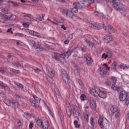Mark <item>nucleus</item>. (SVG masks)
I'll list each match as a JSON object with an SVG mask.
<instances>
[{
    "label": "nucleus",
    "mask_w": 129,
    "mask_h": 129,
    "mask_svg": "<svg viewBox=\"0 0 129 129\" xmlns=\"http://www.w3.org/2000/svg\"><path fill=\"white\" fill-rule=\"evenodd\" d=\"M72 52H73V49L70 48L66 52H64L61 54L57 52H55L54 53L53 58L56 61L60 62L62 59H65V58H69V56L71 55Z\"/></svg>",
    "instance_id": "f257e3e1"
},
{
    "label": "nucleus",
    "mask_w": 129,
    "mask_h": 129,
    "mask_svg": "<svg viewBox=\"0 0 129 129\" xmlns=\"http://www.w3.org/2000/svg\"><path fill=\"white\" fill-rule=\"evenodd\" d=\"M112 4L114 8L117 11H119L121 14H123V16H125V9H123L122 4L120 3L119 0H112Z\"/></svg>",
    "instance_id": "f03ea898"
},
{
    "label": "nucleus",
    "mask_w": 129,
    "mask_h": 129,
    "mask_svg": "<svg viewBox=\"0 0 129 129\" xmlns=\"http://www.w3.org/2000/svg\"><path fill=\"white\" fill-rule=\"evenodd\" d=\"M119 100L120 101H125V104L128 105L129 97H127V93L124 90L122 89L120 92Z\"/></svg>",
    "instance_id": "7ed1b4c3"
},
{
    "label": "nucleus",
    "mask_w": 129,
    "mask_h": 129,
    "mask_svg": "<svg viewBox=\"0 0 129 129\" xmlns=\"http://www.w3.org/2000/svg\"><path fill=\"white\" fill-rule=\"evenodd\" d=\"M36 123L41 128L48 129L49 127V123L45 118L38 119L36 121Z\"/></svg>",
    "instance_id": "20e7f679"
},
{
    "label": "nucleus",
    "mask_w": 129,
    "mask_h": 129,
    "mask_svg": "<svg viewBox=\"0 0 129 129\" xmlns=\"http://www.w3.org/2000/svg\"><path fill=\"white\" fill-rule=\"evenodd\" d=\"M95 95L99 96L101 98H106V91H105V89L99 87L98 93H96Z\"/></svg>",
    "instance_id": "39448f33"
},
{
    "label": "nucleus",
    "mask_w": 129,
    "mask_h": 129,
    "mask_svg": "<svg viewBox=\"0 0 129 129\" xmlns=\"http://www.w3.org/2000/svg\"><path fill=\"white\" fill-rule=\"evenodd\" d=\"M73 7V8L70 10L73 13H77V12H78V9H80L83 7L82 5L79 3H74Z\"/></svg>",
    "instance_id": "423d86ee"
},
{
    "label": "nucleus",
    "mask_w": 129,
    "mask_h": 129,
    "mask_svg": "<svg viewBox=\"0 0 129 129\" xmlns=\"http://www.w3.org/2000/svg\"><path fill=\"white\" fill-rule=\"evenodd\" d=\"M33 97L35 101L33 99H31L30 102L31 103V105L36 108V107H37V103L40 102V101H41V99L37 97L36 95H34Z\"/></svg>",
    "instance_id": "0eeeda50"
},
{
    "label": "nucleus",
    "mask_w": 129,
    "mask_h": 129,
    "mask_svg": "<svg viewBox=\"0 0 129 129\" xmlns=\"http://www.w3.org/2000/svg\"><path fill=\"white\" fill-rule=\"evenodd\" d=\"M45 67L46 74H47L48 76H49V77L50 78L54 77V74L53 73V71H52L51 67L48 65H46Z\"/></svg>",
    "instance_id": "6e6552de"
},
{
    "label": "nucleus",
    "mask_w": 129,
    "mask_h": 129,
    "mask_svg": "<svg viewBox=\"0 0 129 129\" xmlns=\"http://www.w3.org/2000/svg\"><path fill=\"white\" fill-rule=\"evenodd\" d=\"M84 58H85L86 60L87 65L90 66V65H91L93 62V60H92V58L91 57V55H90L89 53L86 54L84 55Z\"/></svg>",
    "instance_id": "1a4fd4ad"
},
{
    "label": "nucleus",
    "mask_w": 129,
    "mask_h": 129,
    "mask_svg": "<svg viewBox=\"0 0 129 129\" xmlns=\"http://www.w3.org/2000/svg\"><path fill=\"white\" fill-rule=\"evenodd\" d=\"M73 109L74 110V115L76 117L78 118L80 116V112H79V110H78V107L76 105H73L72 106Z\"/></svg>",
    "instance_id": "9d476101"
},
{
    "label": "nucleus",
    "mask_w": 129,
    "mask_h": 129,
    "mask_svg": "<svg viewBox=\"0 0 129 129\" xmlns=\"http://www.w3.org/2000/svg\"><path fill=\"white\" fill-rule=\"evenodd\" d=\"M29 43L31 46H34L35 49H39L40 51H43V48L41 47L39 45L36 44V42L34 40H29Z\"/></svg>",
    "instance_id": "9b49d317"
},
{
    "label": "nucleus",
    "mask_w": 129,
    "mask_h": 129,
    "mask_svg": "<svg viewBox=\"0 0 129 129\" xmlns=\"http://www.w3.org/2000/svg\"><path fill=\"white\" fill-rule=\"evenodd\" d=\"M103 28L106 32L109 33L110 34H112V33H114V30H113V28H112V26L109 25L107 26L104 25Z\"/></svg>",
    "instance_id": "f8f14e48"
},
{
    "label": "nucleus",
    "mask_w": 129,
    "mask_h": 129,
    "mask_svg": "<svg viewBox=\"0 0 129 129\" xmlns=\"http://www.w3.org/2000/svg\"><path fill=\"white\" fill-rule=\"evenodd\" d=\"M63 15H65L67 17L69 18H72L73 17L74 14L73 12L71 10H64L62 11Z\"/></svg>",
    "instance_id": "ddd939ff"
},
{
    "label": "nucleus",
    "mask_w": 129,
    "mask_h": 129,
    "mask_svg": "<svg viewBox=\"0 0 129 129\" xmlns=\"http://www.w3.org/2000/svg\"><path fill=\"white\" fill-rule=\"evenodd\" d=\"M111 89L114 90V91H117V92H119L123 89V87L122 86H117L115 85V84H113L111 86Z\"/></svg>",
    "instance_id": "4468645a"
},
{
    "label": "nucleus",
    "mask_w": 129,
    "mask_h": 129,
    "mask_svg": "<svg viewBox=\"0 0 129 129\" xmlns=\"http://www.w3.org/2000/svg\"><path fill=\"white\" fill-rule=\"evenodd\" d=\"M93 4V0H84L81 2V5H83L84 7H88L90 5Z\"/></svg>",
    "instance_id": "2eb2a0df"
},
{
    "label": "nucleus",
    "mask_w": 129,
    "mask_h": 129,
    "mask_svg": "<svg viewBox=\"0 0 129 129\" xmlns=\"http://www.w3.org/2000/svg\"><path fill=\"white\" fill-rule=\"evenodd\" d=\"M91 27L95 30H100V29H101V26H100V24H99V23H97L91 24Z\"/></svg>",
    "instance_id": "dca6fc26"
},
{
    "label": "nucleus",
    "mask_w": 129,
    "mask_h": 129,
    "mask_svg": "<svg viewBox=\"0 0 129 129\" xmlns=\"http://www.w3.org/2000/svg\"><path fill=\"white\" fill-rule=\"evenodd\" d=\"M110 110L111 111V114H114L115 112H116L117 111V106L115 105H110Z\"/></svg>",
    "instance_id": "f3484780"
},
{
    "label": "nucleus",
    "mask_w": 129,
    "mask_h": 129,
    "mask_svg": "<svg viewBox=\"0 0 129 129\" xmlns=\"http://www.w3.org/2000/svg\"><path fill=\"white\" fill-rule=\"evenodd\" d=\"M98 90H99V88H96L95 89H91L90 91L91 94H92L93 96H97L95 94L98 93Z\"/></svg>",
    "instance_id": "a211bd4d"
},
{
    "label": "nucleus",
    "mask_w": 129,
    "mask_h": 129,
    "mask_svg": "<svg viewBox=\"0 0 129 129\" xmlns=\"http://www.w3.org/2000/svg\"><path fill=\"white\" fill-rule=\"evenodd\" d=\"M90 107H91L93 110H95V108H96V103L94 101V100H91L90 101Z\"/></svg>",
    "instance_id": "6ab92c4d"
},
{
    "label": "nucleus",
    "mask_w": 129,
    "mask_h": 129,
    "mask_svg": "<svg viewBox=\"0 0 129 129\" xmlns=\"http://www.w3.org/2000/svg\"><path fill=\"white\" fill-rule=\"evenodd\" d=\"M12 18V16H9L7 15H4L2 17V21L3 23H5V22H7L8 20H10Z\"/></svg>",
    "instance_id": "aec40b11"
},
{
    "label": "nucleus",
    "mask_w": 129,
    "mask_h": 129,
    "mask_svg": "<svg viewBox=\"0 0 129 129\" xmlns=\"http://www.w3.org/2000/svg\"><path fill=\"white\" fill-rule=\"evenodd\" d=\"M63 81L65 82L67 84H68L69 86L71 85V83L70 82V80H69V77H65L63 76V77H62Z\"/></svg>",
    "instance_id": "412c9836"
},
{
    "label": "nucleus",
    "mask_w": 129,
    "mask_h": 129,
    "mask_svg": "<svg viewBox=\"0 0 129 129\" xmlns=\"http://www.w3.org/2000/svg\"><path fill=\"white\" fill-rule=\"evenodd\" d=\"M29 35H31V36H35V37H38V38H41V36L39 35V33L37 32H36L34 31H30L29 32Z\"/></svg>",
    "instance_id": "4be33fe9"
},
{
    "label": "nucleus",
    "mask_w": 129,
    "mask_h": 129,
    "mask_svg": "<svg viewBox=\"0 0 129 129\" xmlns=\"http://www.w3.org/2000/svg\"><path fill=\"white\" fill-rule=\"evenodd\" d=\"M72 109L70 106H66V112L68 116H71Z\"/></svg>",
    "instance_id": "5701e85b"
},
{
    "label": "nucleus",
    "mask_w": 129,
    "mask_h": 129,
    "mask_svg": "<svg viewBox=\"0 0 129 129\" xmlns=\"http://www.w3.org/2000/svg\"><path fill=\"white\" fill-rule=\"evenodd\" d=\"M11 102L15 108H18L19 107V103L18 102H16V101H14V100H11L10 103H11Z\"/></svg>",
    "instance_id": "b1692460"
},
{
    "label": "nucleus",
    "mask_w": 129,
    "mask_h": 129,
    "mask_svg": "<svg viewBox=\"0 0 129 129\" xmlns=\"http://www.w3.org/2000/svg\"><path fill=\"white\" fill-rule=\"evenodd\" d=\"M85 42H86L87 44L90 48H92L93 46H94V43L93 42L90 41V40L86 39Z\"/></svg>",
    "instance_id": "393cba45"
},
{
    "label": "nucleus",
    "mask_w": 129,
    "mask_h": 129,
    "mask_svg": "<svg viewBox=\"0 0 129 129\" xmlns=\"http://www.w3.org/2000/svg\"><path fill=\"white\" fill-rule=\"evenodd\" d=\"M90 124H91V128L94 129L95 122H94V118H93V117H91L90 118Z\"/></svg>",
    "instance_id": "a878e982"
},
{
    "label": "nucleus",
    "mask_w": 129,
    "mask_h": 129,
    "mask_svg": "<svg viewBox=\"0 0 129 129\" xmlns=\"http://www.w3.org/2000/svg\"><path fill=\"white\" fill-rule=\"evenodd\" d=\"M50 22L53 25H59V24H61V21L56 19H54L53 21H50Z\"/></svg>",
    "instance_id": "bb28decb"
},
{
    "label": "nucleus",
    "mask_w": 129,
    "mask_h": 129,
    "mask_svg": "<svg viewBox=\"0 0 129 129\" xmlns=\"http://www.w3.org/2000/svg\"><path fill=\"white\" fill-rule=\"evenodd\" d=\"M98 124L101 128L103 127V119L102 118H100L98 120Z\"/></svg>",
    "instance_id": "cd10ccee"
},
{
    "label": "nucleus",
    "mask_w": 129,
    "mask_h": 129,
    "mask_svg": "<svg viewBox=\"0 0 129 129\" xmlns=\"http://www.w3.org/2000/svg\"><path fill=\"white\" fill-rule=\"evenodd\" d=\"M12 65L13 66H15L16 67H22V66H23V63H22L21 62H17L15 63H12Z\"/></svg>",
    "instance_id": "c85d7f7f"
},
{
    "label": "nucleus",
    "mask_w": 129,
    "mask_h": 129,
    "mask_svg": "<svg viewBox=\"0 0 129 129\" xmlns=\"http://www.w3.org/2000/svg\"><path fill=\"white\" fill-rule=\"evenodd\" d=\"M110 57H111V54L110 53H108L106 54V53H104L102 55V58H104V59L110 58Z\"/></svg>",
    "instance_id": "c756f323"
},
{
    "label": "nucleus",
    "mask_w": 129,
    "mask_h": 129,
    "mask_svg": "<svg viewBox=\"0 0 129 129\" xmlns=\"http://www.w3.org/2000/svg\"><path fill=\"white\" fill-rule=\"evenodd\" d=\"M61 76L62 77H64L63 76H64V77H69L68 76V74H67V72H66L65 71V70H61Z\"/></svg>",
    "instance_id": "7c9ffc66"
},
{
    "label": "nucleus",
    "mask_w": 129,
    "mask_h": 129,
    "mask_svg": "<svg viewBox=\"0 0 129 129\" xmlns=\"http://www.w3.org/2000/svg\"><path fill=\"white\" fill-rule=\"evenodd\" d=\"M104 39L106 40V41H108V42H110L111 40H112V37L110 35H106L104 36Z\"/></svg>",
    "instance_id": "2f4dec72"
},
{
    "label": "nucleus",
    "mask_w": 129,
    "mask_h": 129,
    "mask_svg": "<svg viewBox=\"0 0 129 129\" xmlns=\"http://www.w3.org/2000/svg\"><path fill=\"white\" fill-rule=\"evenodd\" d=\"M105 73H106L105 69L102 67H101L100 69V74H101V75H104Z\"/></svg>",
    "instance_id": "473e14b6"
},
{
    "label": "nucleus",
    "mask_w": 129,
    "mask_h": 129,
    "mask_svg": "<svg viewBox=\"0 0 129 129\" xmlns=\"http://www.w3.org/2000/svg\"><path fill=\"white\" fill-rule=\"evenodd\" d=\"M0 72L3 74H6L8 72V70L6 68H0Z\"/></svg>",
    "instance_id": "72a5a7b5"
},
{
    "label": "nucleus",
    "mask_w": 129,
    "mask_h": 129,
    "mask_svg": "<svg viewBox=\"0 0 129 129\" xmlns=\"http://www.w3.org/2000/svg\"><path fill=\"white\" fill-rule=\"evenodd\" d=\"M44 16H44L43 14H41L40 15H38L37 17V20H38V21H43V20H44Z\"/></svg>",
    "instance_id": "f704fd0d"
},
{
    "label": "nucleus",
    "mask_w": 129,
    "mask_h": 129,
    "mask_svg": "<svg viewBox=\"0 0 129 129\" xmlns=\"http://www.w3.org/2000/svg\"><path fill=\"white\" fill-rule=\"evenodd\" d=\"M14 83L16 85H17L18 87H19L21 89H23V88H24V86L23 85V84L20 83H18L17 82H14Z\"/></svg>",
    "instance_id": "c9c22d12"
},
{
    "label": "nucleus",
    "mask_w": 129,
    "mask_h": 129,
    "mask_svg": "<svg viewBox=\"0 0 129 129\" xmlns=\"http://www.w3.org/2000/svg\"><path fill=\"white\" fill-rule=\"evenodd\" d=\"M84 115L85 118H86V119L88 120V118L89 117V112H88V111H85V112L84 113Z\"/></svg>",
    "instance_id": "e433bc0d"
},
{
    "label": "nucleus",
    "mask_w": 129,
    "mask_h": 129,
    "mask_svg": "<svg viewBox=\"0 0 129 129\" xmlns=\"http://www.w3.org/2000/svg\"><path fill=\"white\" fill-rule=\"evenodd\" d=\"M31 116V114L29 113V112H25L24 114V117H25L26 118H30V117Z\"/></svg>",
    "instance_id": "4c0bfd02"
},
{
    "label": "nucleus",
    "mask_w": 129,
    "mask_h": 129,
    "mask_svg": "<svg viewBox=\"0 0 129 129\" xmlns=\"http://www.w3.org/2000/svg\"><path fill=\"white\" fill-rule=\"evenodd\" d=\"M111 69H116V62L114 61L111 65Z\"/></svg>",
    "instance_id": "58836bf2"
},
{
    "label": "nucleus",
    "mask_w": 129,
    "mask_h": 129,
    "mask_svg": "<svg viewBox=\"0 0 129 129\" xmlns=\"http://www.w3.org/2000/svg\"><path fill=\"white\" fill-rule=\"evenodd\" d=\"M74 124L75 125V127H76V128L80 127V124H78V121L77 120L74 121Z\"/></svg>",
    "instance_id": "ea45409f"
},
{
    "label": "nucleus",
    "mask_w": 129,
    "mask_h": 129,
    "mask_svg": "<svg viewBox=\"0 0 129 129\" xmlns=\"http://www.w3.org/2000/svg\"><path fill=\"white\" fill-rule=\"evenodd\" d=\"M7 86V84H5L4 82L0 81V86H1L2 88H4V89H5Z\"/></svg>",
    "instance_id": "a19ab883"
},
{
    "label": "nucleus",
    "mask_w": 129,
    "mask_h": 129,
    "mask_svg": "<svg viewBox=\"0 0 129 129\" xmlns=\"http://www.w3.org/2000/svg\"><path fill=\"white\" fill-rule=\"evenodd\" d=\"M2 13L3 14V15H7V14H8V9L6 8L2 9Z\"/></svg>",
    "instance_id": "79ce46f5"
},
{
    "label": "nucleus",
    "mask_w": 129,
    "mask_h": 129,
    "mask_svg": "<svg viewBox=\"0 0 129 129\" xmlns=\"http://www.w3.org/2000/svg\"><path fill=\"white\" fill-rule=\"evenodd\" d=\"M0 96H2L3 98H6V94H5V92L3 91L0 92Z\"/></svg>",
    "instance_id": "37998d69"
},
{
    "label": "nucleus",
    "mask_w": 129,
    "mask_h": 129,
    "mask_svg": "<svg viewBox=\"0 0 129 129\" xmlns=\"http://www.w3.org/2000/svg\"><path fill=\"white\" fill-rule=\"evenodd\" d=\"M9 4L11 5V6H14L15 7H17L18 6V3H14L11 1L9 2Z\"/></svg>",
    "instance_id": "c03bdc74"
},
{
    "label": "nucleus",
    "mask_w": 129,
    "mask_h": 129,
    "mask_svg": "<svg viewBox=\"0 0 129 129\" xmlns=\"http://www.w3.org/2000/svg\"><path fill=\"white\" fill-rule=\"evenodd\" d=\"M111 80H112L113 83H114V84H115V82H116L117 81V79L116 78H115V77H112L111 78Z\"/></svg>",
    "instance_id": "a18cd8bd"
},
{
    "label": "nucleus",
    "mask_w": 129,
    "mask_h": 129,
    "mask_svg": "<svg viewBox=\"0 0 129 129\" xmlns=\"http://www.w3.org/2000/svg\"><path fill=\"white\" fill-rule=\"evenodd\" d=\"M4 90H5V91H8L9 92H10V91H11V88H10L7 85L6 86V87H5Z\"/></svg>",
    "instance_id": "49530a36"
},
{
    "label": "nucleus",
    "mask_w": 129,
    "mask_h": 129,
    "mask_svg": "<svg viewBox=\"0 0 129 129\" xmlns=\"http://www.w3.org/2000/svg\"><path fill=\"white\" fill-rule=\"evenodd\" d=\"M80 98L82 100H85L86 99V97L85 96V95H81L80 96Z\"/></svg>",
    "instance_id": "de8ad7c7"
},
{
    "label": "nucleus",
    "mask_w": 129,
    "mask_h": 129,
    "mask_svg": "<svg viewBox=\"0 0 129 129\" xmlns=\"http://www.w3.org/2000/svg\"><path fill=\"white\" fill-rule=\"evenodd\" d=\"M55 92L56 94L58 95V96H60V91H59V90L58 89H55Z\"/></svg>",
    "instance_id": "09e8293b"
},
{
    "label": "nucleus",
    "mask_w": 129,
    "mask_h": 129,
    "mask_svg": "<svg viewBox=\"0 0 129 129\" xmlns=\"http://www.w3.org/2000/svg\"><path fill=\"white\" fill-rule=\"evenodd\" d=\"M23 26L25 28H29V24L28 23H24Z\"/></svg>",
    "instance_id": "8fccbe9b"
},
{
    "label": "nucleus",
    "mask_w": 129,
    "mask_h": 129,
    "mask_svg": "<svg viewBox=\"0 0 129 129\" xmlns=\"http://www.w3.org/2000/svg\"><path fill=\"white\" fill-rule=\"evenodd\" d=\"M34 71H35V72H36V73H39V72H41V70H40L38 68H35L34 69Z\"/></svg>",
    "instance_id": "3c124183"
},
{
    "label": "nucleus",
    "mask_w": 129,
    "mask_h": 129,
    "mask_svg": "<svg viewBox=\"0 0 129 129\" xmlns=\"http://www.w3.org/2000/svg\"><path fill=\"white\" fill-rule=\"evenodd\" d=\"M12 71L13 73H17V74L20 73V71H18L17 70L12 69Z\"/></svg>",
    "instance_id": "603ef678"
},
{
    "label": "nucleus",
    "mask_w": 129,
    "mask_h": 129,
    "mask_svg": "<svg viewBox=\"0 0 129 129\" xmlns=\"http://www.w3.org/2000/svg\"><path fill=\"white\" fill-rule=\"evenodd\" d=\"M103 66H104V68H105V69H106V70H107V71H108V70H109V68H108V67H107V64L105 63L103 65Z\"/></svg>",
    "instance_id": "864d4df0"
},
{
    "label": "nucleus",
    "mask_w": 129,
    "mask_h": 129,
    "mask_svg": "<svg viewBox=\"0 0 129 129\" xmlns=\"http://www.w3.org/2000/svg\"><path fill=\"white\" fill-rule=\"evenodd\" d=\"M74 72L75 74H79V73H80V70L79 69H76Z\"/></svg>",
    "instance_id": "5fc2aeb1"
},
{
    "label": "nucleus",
    "mask_w": 129,
    "mask_h": 129,
    "mask_svg": "<svg viewBox=\"0 0 129 129\" xmlns=\"http://www.w3.org/2000/svg\"><path fill=\"white\" fill-rule=\"evenodd\" d=\"M33 126H34V123H33V122H30L29 124V128L30 129L33 128Z\"/></svg>",
    "instance_id": "6e6d98bb"
},
{
    "label": "nucleus",
    "mask_w": 129,
    "mask_h": 129,
    "mask_svg": "<svg viewBox=\"0 0 129 129\" xmlns=\"http://www.w3.org/2000/svg\"><path fill=\"white\" fill-rule=\"evenodd\" d=\"M15 96H16V99H17V100H21V97L19 95L16 94V95H15Z\"/></svg>",
    "instance_id": "4d7b16f0"
},
{
    "label": "nucleus",
    "mask_w": 129,
    "mask_h": 129,
    "mask_svg": "<svg viewBox=\"0 0 129 129\" xmlns=\"http://www.w3.org/2000/svg\"><path fill=\"white\" fill-rule=\"evenodd\" d=\"M7 33H11V34H13L14 32L13 31H12V28H10L7 31Z\"/></svg>",
    "instance_id": "13d9d810"
},
{
    "label": "nucleus",
    "mask_w": 129,
    "mask_h": 129,
    "mask_svg": "<svg viewBox=\"0 0 129 129\" xmlns=\"http://www.w3.org/2000/svg\"><path fill=\"white\" fill-rule=\"evenodd\" d=\"M116 113L115 114V117H118L119 116V111H117Z\"/></svg>",
    "instance_id": "bf43d9fd"
},
{
    "label": "nucleus",
    "mask_w": 129,
    "mask_h": 129,
    "mask_svg": "<svg viewBox=\"0 0 129 129\" xmlns=\"http://www.w3.org/2000/svg\"><path fill=\"white\" fill-rule=\"evenodd\" d=\"M94 15L95 16H98V15H99V12H98L97 11H95L94 13Z\"/></svg>",
    "instance_id": "052dcab7"
},
{
    "label": "nucleus",
    "mask_w": 129,
    "mask_h": 129,
    "mask_svg": "<svg viewBox=\"0 0 129 129\" xmlns=\"http://www.w3.org/2000/svg\"><path fill=\"white\" fill-rule=\"evenodd\" d=\"M73 38V34H71L69 35V39H72Z\"/></svg>",
    "instance_id": "680f3d73"
},
{
    "label": "nucleus",
    "mask_w": 129,
    "mask_h": 129,
    "mask_svg": "<svg viewBox=\"0 0 129 129\" xmlns=\"http://www.w3.org/2000/svg\"><path fill=\"white\" fill-rule=\"evenodd\" d=\"M61 29H63V30H66V27H65V26L64 25H61Z\"/></svg>",
    "instance_id": "e2e57ef3"
},
{
    "label": "nucleus",
    "mask_w": 129,
    "mask_h": 129,
    "mask_svg": "<svg viewBox=\"0 0 129 129\" xmlns=\"http://www.w3.org/2000/svg\"><path fill=\"white\" fill-rule=\"evenodd\" d=\"M7 58H8L9 59H12L13 58V55H12L11 54H9L7 56Z\"/></svg>",
    "instance_id": "0e129e2a"
},
{
    "label": "nucleus",
    "mask_w": 129,
    "mask_h": 129,
    "mask_svg": "<svg viewBox=\"0 0 129 129\" xmlns=\"http://www.w3.org/2000/svg\"><path fill=\"white\" fill-rule=\"evenodd\" d=\"M81 50L83 52H86V49L83 47H81Z\"/></svg>",
    "instance_id": "69168bd1"
},
{
    "label": "nucleus",
    "mask_w": 129,
    "mask_h": 129,
    "mask_svg": "<svg viewBox=\"0 0 129 129\" xmlns=\"http://www.w3.org/2000/svg\"><path fill=\"white\" fill-rule=\"evenodd\" d=\"M127 68H129V66L124 65L123 67V69H127Z\"/></svg>",
    "instance_id": "338daca9"
},
{
    "label": "nucleus",
    "mask_w": 129,
    "mask_h": 129,
    "mask_svg": "<svg viewBox=\"0 0 129 129\" xmlns=\"http://www.w3.org/2000/svg\"><path fill=\"white\" fill-rule=\"evenodd\" d=\"M123 67H124V64H121L120 65V68H121V69H123Z\"/></svg>",
    "instance_id": "774afa93"
}]
</instances>
